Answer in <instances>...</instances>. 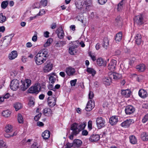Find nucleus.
Here are the masks:
<instances>
[{
    "label": "nucleus",
    "mask_w": 148,
    "mask_h": 148,
    "mask_svg": "<svg viewBox=\"0 0 148 148\" xmlns=\"http://www.w3.org/2000/svg\"><path fill=\"white\" fill-rule=\"evenodd\" d=\"M66 44V41H59L56 43V47H61Z\"/></svg>",
    "instance_id": "4c0bfd02"
},
{
    "label": "nucleus",
    "mask_w": 148,
    "mask_h": 148,
    "mask_svg": "<svg viewBox=\"0 0 148 148\" xmlns=\"http://www.w3.org/2000/svg\"><path fill=\"white\" fill-rule=\"evenodd\" d=\"M21 83L23 84L25 86H28V88L31 84V81L30 79H26L25 81H21Z\"/></svg>",
    "instance_id": "c756f323"
},
{
    "label": "nucleus",
    "mask_w": 148,
    "mask_h": 148,
    "mask_svg": "<svg viewBox=\"0 0 148 148\" xmlns=\"http://www.w3.org/2000/svg\"><path fill=\"white\" fill-rule=\"evenodd\" d=\"M77 46L76 45V43L75 42L72 43L71 45H70L69 49V53L71 55H75L77 51V50L76 49Z\"/></svg>",
    "instance_id": "20e7f679"
},
{
    "label": "nucleus",
    "mask_w": 148,
    "mask_h": 148,
    "mask_svg": "<svg viewBox=\"0 0 148 148\" xmlns=\"http://www.w3.org/2000/svg\"><path fill=\"white\" fill-rule=\"evenodd\" d=\"M10 88L13 90H16L19 87V81L17 79H14L11 82Z\"/></svg>",
    "instance_id": "0eeeda50"
},
{
    "label": "nucleus",
    "mask_w": 148,
    "mask_h": 148,
    "mask_svg": "<svg viewBox=\"0 0 148 148\" xmlns=\"http://www.w3.org/2000/svg\"><path fill=\"white\" fill-rule=\"evenodd\" d=\"M12 125H6L5 128V130L6 133L10 132L12 131Z\"/></svg>",
    "instance_id": "e433bc0d"
},
{
    "label": "nucleus",
    "mask_w": 148,
    "mask_h": 148,
    "mask_svg": "<svg viewBox=\"0 0 148 148\" xmlns=\"http://www.w3.org/2000/svg\"><path fill=\"white\" fill-rule=\"evenodd\" d=\"M112 78L110 77H104L103 78V82L104 84L107 85H109L112 82Z\"/></svg>",
    "instance_id": "b1692460"
},
{
    "label": "nucleus",
    "mask_w": 148,
    "mask_h": 148,
    "mask_svg": "<svg viewBox=\"0 0 148 148\" xmlns=\"http://www.w3.org/2000/svg\"><path fill=\"white\" fill-rule=\"evenodd\" d=\"M11 114L10 111L8 110L3 111L2 113V115L5 117H9Z\"/></svg>",
    "instance_id": "2f4dec72"
},
{
    "label": "nucleus",
    "mask_w": 148,
    "mask_h": 148,
    "mask_svg": "<svg viewBox=\"0 0 148 148\" xmlns=\"http://www.w3.org/2000/svg\"><path fill=\"white\" fill-rule=\"evenodd\" d=\"M34 5L36 8H40L41 6L38 2L35 3Z\"/></svg>",
    "instance_id": "774afa93"
},
{
    "label": "nucleus",
    "mask_w": 148,
    "mask_h": 148,
    "mask_svg": "<svg viewBox=\"0 0 148 148\" xmlns=\"http://www.w3.org/2000/svg\"><path fill=\"white\" fill-rule=\"evenodd\" d=\"M89 55L93 61H95L96 60V57L94 55H92L91 52H89Z\"/></svg>",
    "instance_id": "052dcab7"
},
{
    "label": "nucleus",
    "mask_w": 148,
    "mask_h": 148,
    "mask_svg": "<svg viewBox=\"0 0 148 148\" xmlns=\"http://www.w3.org/2000/svg\"><path fill=\"white\" fill-rule=\"evenodd\" d=\"M142 36L140 34L137 33L136 35L134 37V41L137 45H140L142 42Z\"/></svg>",
    "instance_id": "f8f14e48"
},
{
    "label": "nucleus",
    "mask_w": 148,
    "mask_h": 148,
    "mask_svg": "<svg viewBox=\"0 0 148 148\" xmlns=\"http://www.w3.org/2000/svg\"><path fill=\"white\" fill-rule=\"evenodd\" d=\"M66 72L68 75L69 76H72L75 73V69L69 67L66 69Z\"/></svg>",
    "instance_id": "2eb2a0df"
},
{
    "label": "nucleus",
    "mask_w": 148,
    "mask_h": 148,
    "mask_svg": "<svg viewBox=\"0 0 148 148\" xmlns=\"http://www.w3.org/2000/svg\"><path fill=\"white\" fill-rule=\"evenodd\" d=\"M109 40L107 38H104L103 40V45L105 48H106L109 45Z\"/></svg>",
    "instance_id": "ea45409f"
},
{
    "label": "nucleus",
    "mask_w": 148,
    "mask_h": 148,
    "mask_svg": "<svg viewBox=\"0 0 148 148\" xmlns=\"http://www.w3.org/2000/svg\"><path fill=\"white\" fill-rule=\"evenodd\" d=\"M135 67L138 71L143 72L145 70L146 67L145 65H136Z\"/></svg>",
    "instance_id": "f704fd0d"
},
{
    "label": "nucleus",
    "mask_w": 148,
    "mask_h": 148,
    "mask_svg": "<svg viewBox=\"0 0 148 148\" xmlns=\"http://www.w3.org/2000/svg\"><path fill=\"white\" fill-rule=\"evenodd\" d=\"M97 65H106L107 62L106 60L100 57L97 59Z\"/></svg>",
    "instance_id": "5701e85b"
},
{
    "label": "nucleus",
    "mask_w": 148,
    "mask_h": 148,
    "mask_svg": "<svg viewBox=\"0 0 148 148\" xmlns=\"http://www.w3.org/2000/svg\"><path fill=\"white\" fill-rule=\"evenodd\" d=\"M135 110V108L132 106H128L126 107L125 111L127 114H130L134 113Z\"/></svg>",
    "instance_id": "9d476101"
},
{
    "label": "nucleus",
    "mask_w": 148,
    "mask_h": 148,
    "mask_svg": "<svg viewBox=\"0 0 148 148\" xmlns=\"http://www.w3.org/2000/svg\"><path fill=\"white\" fill-rule=\"evenodd\" d=\"M86 125V123L84 122L81 123L79 124L78 126V129L80 130V131L84 129Z\"/></svg>",
    "instance_id": "58836bf2"
},
{
    "label": "nucleus",
    "mask_w": 148,
    "mask_h": 148,
    "mask_svg": "<svg viewBox=\"0 0 148 148\" xmlns=\"http://www.w3.org/2000/svg\"><path fill=\"white\" fill-rule=\"evenodd\" d=\"M56 33L60 39H62L64 38V34L62 27H60L56 30Z\"/></svg>",
    "instance_id": "6e6552de"
},
{
    "label": "nucleus",
    "mask_w": 148,
    "mask_h": 148,
    "mask_svg": "<svg viewBox=\"0 0 148 148\" xmlns=\"http://www.w3.org/2000/svg\"><path fill=\"white\" fill-rule=\"evenodd\" d=\"M130 141L132 144H135L136 143L137 141V139L133 135L130 136Z\"/></svg>",
    "instance_id": "c9c22d12"
},
{
    "label": "nucleus",
    "mask_w": 148,
    "mask_h": 148,
    "mask_svg": "<svg viewBox=\"0 0 148 148\" xmlns=\"http://www.w3.org/2000/svg\"><path fill=\"white\" fill-rule=\"evenodd\" d=\"M131 123V121L130 120H127L122 123L121 124V126L125 127H128L130 125Z\"/></svg>",
    "instance_id": "bb28decb"
},
{
    "label": "nucleus",
    "mask_w": 148,
    "mask_h": 148,
    "mask_svg": "<svg viewBox=\"0 0 148 148\" xmlns=\"http://www.w3.org/2000/svg\"><path fill=\"white\" fill-rule=\"evenodd\" d=\"M42 114L41 113L38 114L36 116L34 117V119L36 121H38L40 116H41Z\"/></svg>",
    "instance_id": "bf43d9fd"
},
{
    "label": "nucleus",
    "mask_w": 148,
    "mask_h": 148,
    "mask_svg": "<svg viewBox=\"0 0 148 148\" xmlns=\"http://www.w3.org/2000/svg\"><path fill=\"white\" fill-rule=\"evenodd\" d=\"M141 139L143 141H147L148 140V134L145 132L142 133L141 135Z\"/></svg>",
    "instance_id": "c85d7f7f"
},
{
    "label": "nucleus",
    "mask_w": 148,
    "mask_h": 148,
    "mask_svg": "<svg viewBox=\"0 0 148 148\" xmlns=\"http://www.w3.org/2000/svg\"><path fill=\"white\" fill-rule=\"evenodd\" d=\"M122 34L121 32L117 34L115 37V40L116 42H120L122 38Z\"/></svg>",
    "instance_id": "a878e982"
},
{
    "label": "nucleus",
    "mask_w": 148,
    "mask_h": 148,
    "mask_svg": "<svg viewBox=\"0 0 148 148\" xmlns=\"http://www.w3.org/2000/svg\"><path fill=\"white\" fill-rule=\"evenodd\" d=\"M139 95L142 98L146 97L147 95V91L144 89H140L138 92Z\"/></svg>",
    "instance_id": "aec40b11"
},
{
    "label": "nucleus",
    "mask_w": 148,
    "mask_h": 148,
    "mask_svg": "<svg viewBox=\"0 0 148 148\" xmlns=\"http://www.w3.org/2000/svg\"><path fill=\"white\" fill-rule=\"evenodd\" d=\"M108 69L111 71H114L116 67V65H108Z\"/></svg>",
    "instance_id": "3c124183"
},
{
    "label": "nucleus",
    "mask_w": 148,
    "mask_h": 148,
    "mask_svg": "<svg viewBox=\"0 0 148 148\" xmlns=\"http://www.w3.org/2000/svg\"><path fill=\"white\" fill-rule=\"evenodd\" d=\"M48 56V52L46 50L39 51L35 57V60L37 64L40 65L44 63Z\"/></svg>",
    "instance_id": "f257e3e1"
},
{
    "label": "nucleus",
    "mask_w": 148,
    "mask_h": 148,
    "mask_svg": "<svg viewBox=\"0 0 148 148\" xmlns=\"http://www.w3.org/2000/svg\"><path fill=\"white\" fill-rule=\"evenodd\" d=\"M100 138L99 136L97 134H93L89 138V140L92 142L97 141Z\"/></svg>",
    "instance_id": "6ab92c4d"
},
{
    "label": "nucleus",
    "mask_w": 148,
    "mask_h": 148,
    "mask_svg": "<svg viewBox=\"0 0 148 148\" xmlns=\"http://www.w3.org/2000/svg\"><path fill=\"white\" fill-rule=\"evenodd\" d=\"M56 80V78L54 76H50L49 78V82L50 84H53Z\"/></svg>",
    "instance_id": "49530a36"
},
{
    "label": "nucleus",
    "mask_w": 148,
    "mask_h": 148,
    "mask_svg": "<svg viewBox=\"0 0 148 148\" xmlns=\"http://www.w3.org/2000/svg\"><path fill=\"white\" fill-rule=\"evenodd\" d=\"M64 146V148H71V147L73 148V143H72L68 142Z\"/></svg>",
    "instance_id": "4d7b16f0"
},
{
    "label": "nucleus",
    "mask_w": 148,
    "mask_h": 148,
    "mask_svg": "<svg viewBox=\"0 0 148 148\" xmlns=\"http://www.w3.org/2000/svg\"><path fill=\"white\" fill-rule=\"evenodd\" d=\"M17 56V52L16 51H13L9 54L8 58L10 60H12L16 58Z\"/></svg>",
    "instance_id": "a211bd4d"
},
{
    "label": "nucleus",
    "mask_w": 148,
    "mask_h": 148,
    "mask_svg": "<svg viewBox=\"0 0 148 148\" xmlns=\"http://www.w3.org/2000/svg\"><path fill=\"white\" fill-rule=\"evenodd\" d=\"M48 105L51 107H53L56 104V99L54 97H49L48 98Z\"/></svg>",
    "instance_id": "4468645a"
},
{
    "label": "nucleus",
    "mask_w": 148,
    "mask_h": 148,
    "mask_svg": "<svg viewBox=\"0 0 148 148\" xmlns=\"http://www.w3.org/2000/svg\"><path fill=\"white\" fill-rule=\"evenodd\" d=\"M131 93V91L129 90H122L121 94L126 97H129Z\"/></svg>",
    "instance_id": "4be33fe9"
},
{
    "label": "nucleus",
    "mask_w": 148,
    "mask_h": 148,
    "mask_svg": "<svg viewBox=\"0 0 148 148\" xmlns=\"http://www.w3.org/2000/svg\"><path fill=\"white\" fill-rule=\"evenodd\" d=\"M45 14V12L44 9L41 10L37 14V16H42Z\"/></svg>",
    "instance_id": "0e129e2a"
},
{
    "label": "nucleus",
    "mask_w": 148,
    "mask_h": 148,
    "mask_svg": "<svg viewBox=\"0 0 148 148\" xmlns=\"http://www.w3.org/2000/svg\"><path fill=\"white\" fill-rule=\"evenodd\" d=\"M127 0H122L118 4L117 9L118 11L120 10L122 8L123 5L126 2Z\"/></svg>",
    "instance_id": "7c9ffc66"
},
{
    "label": "nucleus",
    "mask_w": 148,
    "mask_h": 148,
    "mask_svg": "<svg viewBox=\"0 0 148 148\" xmlns=\"http://www.w3.org/2000/svg\"><path fill=\"white\" fill-rule=\"evenodd\" d=\"M18 121L19 123H23V119L20 114H18Z\"/></svg>",
    "instance_id": "a18cd8bd"
},
{
    "label": "nucleus",
    "mask_w": 148,
    "mask_h": 148,
    "mask_svg": "<svg viewBox=\"0 0 148 148\" xmlns=\"http://www.w3.org/2000/svg\"><path fill=\"white\" fill-rule=\"evenodd\" d=\"M107 0H99V3L101 5H103L105 3Z\"/></svg>",
    "instance_id": "338daca9"
},
{
    "label": "nucleus",
    "mask_w": 148,
    "mask_h": 148,
    "mask_svg": "<svg viewBox=\"0 0 148 148\" xmlns=\"http://www.w3.org/2000/svg\"><path fill=\"white\" fill-rule=\"evenodd\" d=\"M8 1H3L1 3V8L4 9H5L8 4Z\"/></svg>",
    "instance_id": "de8ad7c7"
},
{
    "label": "nucleus",
    "mask_w": 148,
    "mask_h": 148,
    "mask_svg": "<svg viewBox=\"0 0 148 148\" xmlns=\"http://www.w3.org/2000/svg\"><path fill=\"white\" fill-rule=\"evenodd\" d=\"M6 17L5 16L3 15V14L1 13L0 14V23H3L5 21Z\"/></svg>",
    "instance_id": "37998d69"
},
{
    "label": "nucleus",
    "mask_w": 148,
    "mask_h": 148,
    "mask_svg": "<svg viewBox=\"0 0 148 148\" xmlns=\"http://www.w3.org/2000/svg\"><path fill=\"white\" fill-rule=\"evenodd\" d=\"M118 121L117 117L116 116H112L109 119V123L112 125H114L116 124Z\"/></svg>",
    "instance_id": "f3484780"
},
{
    "label": "nucleus",
    "mask_w": 148,
    "mask_h": 148,
    "mask_svg": "<svg viewBox=\"0 0 148 148\" xmlns=\"http://www.w3.org/2000/svg\"><path fill=\"white\" fill-rule=\"evenodd\" d=\"M14 106L16 109V110L17 111L22 108V104L20 103H17L14 104Z\"/></svg>",
    "instance_id": "a19ab883"
},
{
    "label": "nucleus",
    "mask_w": 148,
    "mask_h": 148,
    "mask_svg": "<svg viewBox=\"0 0 148 148\" xmlns=\"http://www.w3.org/2000/svg\"><path fill=\"white\" fill-rule=\"evenodd\" d=\"M40 3L41 5L43 6H45L47 5V0H41Z\"/></svg>",
    "instance_id": "603ef678"
},
{
    "label": "nucleus",
    "mask_w": 148,
    "mask_h": 148,
    "mask_svg": "<svg viewBox=\"0 0 148 148\" xmlns=\"http://www.w3.org/2000/svg\"><path fill=\"white\" fill-rule=\"evenodd\" d=\"M86 71L89 73L91 74L92 76H93L96 73V71L94 69L91 68H88Z\"/></svg>",
    "instance_id": "72a5a7b5"
},
{
    "label": "nucleus",
    "mask_w": 148,
    "mask_h": 148,
    "mask_svg": "<svg viewBox=\"0 0 148 148\" xmlns=\"http://www.w3.org/2000/svg\"><path fill=\"white\" fill-rule=\"evenodd\" d=\"M135 58L134 57H132L130 59L129 62V64L130 65H131L134 64V61H135Z\"/></svg>",
    "instance_id": "680f3d73"
},
{
    "label": "nucleus",
    "mask_w": 148,
    "mask_h": 148,
    "mask_svg": "<svg viewBox=\"0 0 148 148\" xmlns=\"http://www.w3.org/2000/svg\"><path fill=\"white\" fill-rule=\"evenodd\" d=\"M28 88V86H25L23 85V84H22L20 86V90L23 91H25Z\"/></svg>",
    "instance_id": "864d4df0"
},
{
    "label": "nucleus",
    "mask_w": 148,
    "mask_h": 148,
    "mask_svg": "<svg viewBox=\"0 0 148 148\" xmlns=\"http://www.w3.org/2000/svg\"><path fill=\"white\" fill-rule=\"evenodd\" d=\"M89 98L90 99H92L94 97V94L92 92L90 91L88 94Z\"/></svg>",
    "instance_id": "69168bd1"
},
{
    "label": "nucleus",
    "mask_w": 148,
    "mask_h": 148,
    "mask_svg": "<svg viewBox=\"0 0 148 148\" xmlns=\"http://www.w3.org/2000/svg\"><path fill=\"white\" fill-rule=\"evenodd\" d=\"M76 5L77 8L79 9H83L84 10V9H85V8L84 7V3L81 2H79Z\"/></svg>",
    "instance_id": "cd10ccee"
},
{
    "label": "nucleus",
    "mask_w": 148,
    "mask_h": 148,
    "mask_svg": "<svg viewBox=\"0 0 148 148\" xmlns=\"http://www.w3.org/2000/svg\"><path fill=\"white\" fill-rule=\"evenodd\" d=\"M108 75L110 78H113L115 80L120 79L122 77L121 74L118 73H108Z\"/></svg>",
    "instance_id": "1a4fd4ad"
},
{
    "label": "nucleus",
    "mask_w": 148,
    "mask_h": 148,
    "mask_svg": "<svg viewBox=\"0 0 148 148\" xmlns=\"http://www.w3.org/2000/svg\"><path fill=\"white\" fill-rule=\"evenodd\" d=\"M77 81V79H75L74 80H71L70 81V83L72 86H75Z\"/></svg>",
    "instance_id": "6e6d98bb"
},
{
    "label": "nucleus",
    "mask_w": 148,
    "mask_h": 148,
    "mask_svg": "<svg viewBox=\"0 0 148 148\" xmlns=\"http://www.w3.org/2000/svg\"><path fill=\"white\" fill-rule=\"evenodd\" d=\"M84 7L85 9H87V7L90 6L91 3V2L90 0H86L84 1Z\"/></svg>",
    "instance_id": "c03bdc74"
},
{
    "label": "nucleus",
    "mask_w": 148,
    "mask_h": 148,
    "mask_svg": "<svg viewBox=\"0 0 148 148\" xmlns=\"http://www.w3.org/2000/svg\"><path fill=\"white\" fill-rule=\"evenodd\" d=\"M0 146L1 148H7L6 143L2 140H0Z\"/></svg>",
    "instance_id": "8fccbe9b"
},
{
    "label": "nucleus",
    "mask_w": 148,
    "mask_h": 148,
    "mask_svg": "<svg viewBox=\"0 0 148 148\" xmlns=\"http://www.w3.org/2000/svg\"><path fill=\"white\" fill-rule=\"evenodd\" d=\"M52 65H45L43 68V70L45 72H48L51 70Z\"/></svg>",
    "instance_id": "473e14b6"
},
{
    "label": "nucleus",
    "mask_w": 148,
    "mask_h": 148,
    "mask_svg": "<svg viewBox=\"0 0 148 148\" xmlns=\"http://www.w3.org/2000/svg\"><path fill=\"white\" fill-rule=\"evenodd\" d=\"M12 38L8 36H6L3 38V45L5 47H7L10 43Z\"/></svg>",
    "instance_id": "dca6fc26"
},
{
    "label": "nucleus",
    "mask_w": 148,
    "mask_h": 148,
    "mask_svg": "<svg viewBox=\"0 0 148 148\" xmlns=\"http://www.w3.org/2000/svg\"><path fill=\"white\" fill-rule=\"evenodd\" d=\"M17 134V132H15L12 134H5V136L6 138H10V137H13L14 136H16Z\"/></svg>",
    "instance_id": "09e8293b"
},
{
    "label": "nucleus",
    "mask_w": 148,
    "mask_h": 148,
    "mask_svg": "<svg viewBox=\"0 0 148 148\" xmlns=\"http://www.w3.org/2000/svg\"><path fill=\"white\" fill-rule=\"evenodd\" d=\"M41 87L39 83L36 84L34 86H32L29 89L30 93L37 94L40 90Z\"/></svg>",
    "instance_id": "f03ea898"
},
{
    "label": "nucleus",
    "mask_w": 148,
    "mask_h": 148,
    "mask_svg": "<svg viewBox=\"0 0 148 148\" xmlns=\"http://www.w3.org/2000/svg\"><path fill=\"white\" fill-rule=\"evenodd\" d=\"M134 24H136L137 25H141L144 23L143 17L141 15L136 16L134 18Z\"/></svg>",
    "instance_id": "39448f33"
},
{
    "label": "nucleus",
    "mask_w": 148,
    "mask_h": 148,
    "mask_svg": "<svg viewBox=\"0 0 148 148\" xmlns=\"http://www.w3.org/2000/svg\"><path fill=\"white\" fill-rule=\"evenodd\" d=\"M42 136L44 139H47L50 136V132L49 131L45 130L42 133Z\"/></svg>",
    "instance_id": "393cba45"
},
{
    "label": "nucleus",
    "mask_w": 148,
    "mask_h": 148,
    "mask_svg": "<svg viewBox=\"0 0 148 148\" xmlns=\"http://www.w3.org/2000/svg\"><path fill=\"white\" fill-rule=\"evenodd\" d=\"M48 88L49 90L55 91V88H54V87H53V86L52 84H50L48 86Z\"/></svg>",
    "instance_id": "e2e57ef3"
},
{
    "label": "nucleus",
    "mask_w": 148,
    "mask_h": 148,
    "mask_svg": "<svg viewBox=\"0 0 148 148\" xmlns=\"http://www.w3.org/2000/svg\"><path fill=\"white\" fill-rule=\"evenodd\" d=\"M53 41V39L51 38H49L48 39L46 42V43L44 44V46L45 47H47L50 45V44Z\"/></svg>",
    "instance_id": "79ce46f5"
},
{
    "label": "nucleus",
    "mask_w": 148,
    "mask_h": 148,
    "mask_svg": "<svg viewBox=\"0 0 148 148\" xmlns=\"http://www.w3.org/2000/svg\"><path fill=\"white\" fill-rule=\"evenodd\" d=\"M94 106V102L92 100H90L87 103L85 109L87 111H90L92 109Z\"/></svg>",
    "instance_id": "9b49d317"
},
{
    "label": "nucleus",
    "mask_w": 148,
    "mask_h": 148,
    "mask_svg": "<svg viewBox=\"0 0 148 148\" xmlns=\"http://www.w3.org/2000/svg\"><path fill=\"white\" fill-rule=\"evenodd\" d=\"M78 127V125L76 123H73L71 125V130L72 131L71 132L72 134L76 135L79 133L80 131Z\"/></svg>",
    "instance_id": "423d86ee"
},
{
    "label": "nucleus",
    "mask_w": 148,
    "mask_h": 148,
    "mask_svg": "<svg viewBox=\"0 0 148 148\" xmlns=\"http://www.w3.org/2000/svg\"><path fill=\"white\" fill-rule=\"evenodd\" d=\"M96 121L97 127L99 129L104 127L106 125L105 120L101 117L97 118Z\"/></svg>",
    "instance_id": "7ed1b4c3"
},
{
    "label": "nucleus",
    "mask_w": 148,
    "mask_h": 148,
    "mask_svg": "<svg viewBox=\"0 0 148 148\" xmlns=\"http://www.w3.org/2000/svg\"><path fill=\"white\" fill-rule=\"evenodd\" d=\"M17 71H12L10 72V76L11 78H14L17 74Z\"/></svg>",
    "instance_id": "5fc2aeb1"
},
{
    "label": "nucleus",
    "mask_w": 148,
    "mask_h": 148,
    "mask_svg": "<svg viewBox=\"0 0 148 148\" xmlns=\"http://www.w3.org/2000/svg\"><path fill=\"white\" fill-rule=\"evenodd\" d=\"M73 148H79L82 144V142L78 139H75L73 142Z\"/></svg>",
    "instance_id": "ddd939ff"
},
{
    "label": "nucleus",
    "mask_w": 148,
    "mask_h": 148,
    "mask_svg": "<svg viewBox=\"0 0 148 148\" xmlns=\"http://www.w3.org/2000/svg\"><path fill=\"white\" fill-rule=\"evenodd\" d=\"M43 114L46 116H50L52 114V111L49 108H46L43 110Z\"/></svg>",
    "instance_id": "412c9836"
},
{
    "label": "nucleus",
    "mask_w": 148,
    "mask_h": 148,
    "mask_svg": "<svg viewBox=\"0 0 148 148\" xmlns=\"http://www.w3.org/2000/svg\"><path fill=\"white\" fill-rule=\"evenodd\" d=\"M148 121V114H147L142 120V122L145 123Z\"/></svg>",
    "instance_id": "13d9d810"
}]
</instances>
